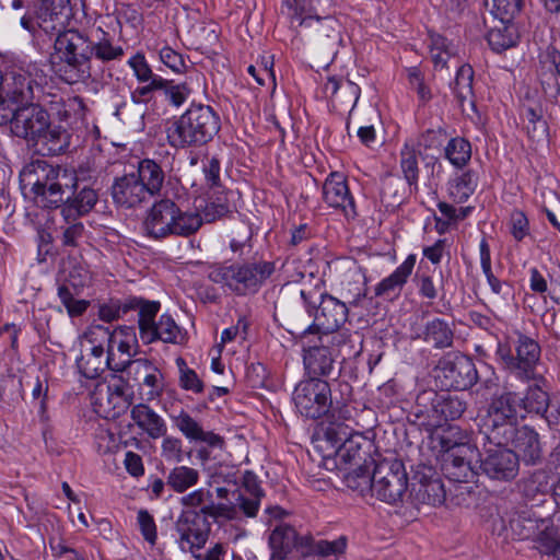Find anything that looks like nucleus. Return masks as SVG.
Segmentation results:
<instances>
[{
    "label": "nucleus",
    "instance_id": "nucleus-14",
    "mask_svg": "<svg viewBox=\"0 0 560 560\" xmlns=\"http://www.w3.org/2000/svg\"><path fill=\"white\" fill-rule=\"evenodd\" d=\"M485 456L480 459L481 470L491 479L509 481L518 474V457L508 445L482 443Z\"/></svg>",
    "mask_w": 560,
    "mask_h": 560
},
{
    "label": "nucleus",
    "instance_id": "nucleus-18",
    "mask_svg": "<svg viewBox=\"0 0 560 560\" xmlns=\"http://www.w3.org/2000/svg\"><path fill=\"white\" fill-rule=\"evenodd\" d=\"M323 199L328 207L340 211L346 218L357 215L353 197L341 173H330L326 178L323 185Z\"/></svg>",
    "mask_w": 560,
    "mask_h": 560
},
{
    "label": "nucleus",
    "instance_id": "nucleus-61",
    "mask_svg": "<svg viewBox=\"0 0 560 560\" xmlns=\"http://www.w3.org/2000/svg\"><path fill=\"white\" fill-rule=\"evenodd\" d=\"M524 116L527 119V132L533 139L540 140L547 137L548 126L540 112L528 107L525 109Z\"/></svg>",
    "mask_w": 560,
    "mask_h": 560
},
{
    "label": "nucleus",
    "instance_id": "nucleus-47",
    "mask_svg": "<svg viewBox=\"0 0 560 560\" xmlns=\"http://www.w3.org/2000/svg\"><path fill=\"white\" fill-rule=\"evenodd\" d=\"M489 46L493 51L500 52L516 44V32L513 25L501 24L492 27L487 35Z\"/></svg>",
    "mask_w": 560,
    "mask_h": 560
},
{
    "label": "nucleus",
    "instance_id": "nucleus-2",
    "mask_svg": "<svg viewBox=\"0 0 560 560\" xmlns=\"http://www.w3.org/2000/svg\"><path fill=\"white\" fill-rule=\"evenodd\" d=\"M12 132L38 147L49 155H58L69 145V133L59 125L51 124L49 114L38 104L11 109Z\"/></svg>",
    "mask_w": 560,
    "mask_h": 560
},
{
    "label": "nucleus",
    "instance_id": "nucleus-9",
    "mask_svg": "<svg viewBox=\"0 0 560 560\" xmlns=\"http://www.w3.org/2000/svg\"><path fill=\"white\" fill-rule=\"evenodd\" d=\"M514 351L503 345H499L497 354L504 369L515 374L521 380H532L540 359V346L538 342L523 334H518L513 341Z\"/></svg>",
    "mask_w": 560,
    "mask_h": 560
},
{
    "label": "nucleus",
    "instance_id": "nucleus-13",
    "mask_svg": "<svg viewBox=\"0 0 560 560\" xmlns=\"http://www.w3.org/2000/svg\"><path fill=\"white\" fill-rule=\"evenodd\" d=\"M317 292H306L301 290V298L307 307V311L314 313V322L318 329L326 332L337 330L343 325L348 317V307L346 302L328 295L319 294V304L317 305Z\"/></svg>",
    "mask_w": 560,
    "mask_h": 560
},
{
    "label": "nucleus",
    "instance_id": "nucleus-51",
    "mask_svg": "<svg viewBox=\"0 0 560 560\" xmlns=\"http://www.w3.org/2000/svg\"><path fill=\"white\" fill-rule=\"evenodd\" d=\"M232 212L231 205L229 202L228 194L220 192L215 197H210L208 202L202 209V221L214 222L219 219L226 217Z\"/></svg>",
    "mask_w": 560,
    "mask_h": 560
},
{
    "label": "nucleus",
    "instance_id": "nucleus-25",
    "mask_svg": "<svg viewBox=\"0 0 560 560\" xmlns=\"http://www.w3.org/2000/svg\"><path fill=\"white\" fill-rule=\"evenodd\" d=\"M514 453L518 459L526 464H536L541 457V447L538 433L528 427H522L516 430L514 438L510 441Z\"/></svg>",
    "mask_w": 560,
    "mask_h": 560
},
{
    "label": "nucleus",
    "instance_id": "nucleus-45",
    "mask_svg": "<svg viewBox=\"0 0 560 560\" xmlns=\"http://www.w3.org/2000/svg\"><path fill=\"white\" fill-rule=\"evenodd\" d=\"M548 524L546 530H537L535 538L536 548L545 555H553L557 552L560 545V525L555 523V520L545 518Z\"/></svg>",
    "mask_w": 560,
    "mask_h": 560
},
{
    "label": "nucleus",
    "instance_id": "nucleus-62",
    "mask_svg": "<svg viewBox=\"0 0 560 560\" xmlns=\"http://www.w3.org/2000/svg\"><path fill=\"white\" fill-rule=\"evenodd\" d=\"M200 514H202L205 517H211L214 520H236L238 511L235 504L214 503L211 501L201 508Z\"/></svg>",
    "mask_w": 560,
    "mask_h": 560
},
{
    "label": "nucleus",
    "instance_id": "nucleus-27",
    "mask_svg": "<svg viewBox=\"0 0 560 560\" xmlns=\"http://www.w3.org/2000/svg\"><path fill=\"white\" fill-rule=\"evenodd\" d=\"M480 265L487 282L498 300L508 303L514 296L513 288L510 283L499 280L492 272L490 246L486 238L479 244Z\"/></svg>",
    "mask_w": 560,
    "mask_h": 560
},
{
    "label": "nucleus",
    "instance_id": "nucleus-1",
    "mask_svg": "<svg viewBox=\"0 0 560 560\" xmlns=\"http://www.w3.org/2000/svg\"><path fill=\"white\" fill-rule=\"evenodd\" d=\"M23 189H28L37 205L44 208H59L66 195L78 186L74 171L54 166L44 160L32 161L20 172Z\"/></svg>",
    "mask_w": 560,
    "mask_h": 560
},
{
    "label": "nucleus",
    "instance_id": "nucleus-22",
    "mask_svg": "<svg viewBox=\"0 0 560 560\" xmlns=\"http://www.w3.org/2000/svg\"><path fill=\"white\" fill-rule=\"evenodd\" d=\"M137 349L138 338L133 327L119 326L110 331L107 357L113 362V366L121 360H131Z\"/></svg>",
    "mask_w": 560,
    "mask_h": 560
},
{
    "label": "nucleus",
    "instance_id": "nucleus-52",
    "mask_svg": "<svg viewBox=\"0 0 560 560\" xmlns=\"http://www.w3.org/2000/svg\"><path fill=\"white\" fill-rule=\"evenodd\" d=\"M128 378L125 381L122 377L114 376L107 384V399L108 405L113 408H120L130 405V385Z\"/></svg>",
    "mask_w": 560,
    "mask_h": 560
},
{
    "label": "nucleus",
    "instance_id": "nucleus-16",
    "mask_svg": "<svg viewBox=\"0 0 560 560\" xmlns=\"http://www.w3.org/2000/svg\"><path fill=\"white\" fill-rule=\"evenodd\" d=\"M446 452L443 455V470L445 475L456 482L472 481L476 472L472 460L476 458V450L467 443L450 444L443 438Z\"/></svg>",
    "mask_w": 560,
    "mask_h": 560
},
{
    "label": "nucleus",
    "instance_id": "nucleus-24",
    "mask_svg": "<svg viewBox=\"0 0 560 560\" xmlns=\"http://www.w3.org/2000/svg\"><path fill=\"white\" fill-rule=\"evenodd\" d=\"M98 195L95 189L82 187L77 194L74 189L66 195L65 201L61 203V215L63 220H72L88 214L96 205Z\"/></svg>",
    "mask_w": 560,
    "mask_h": 560
},
{
    "label": "nucleus",
    "instance_id": "nucleus-3",
    "mask_svg": "<svg viewBox=\"0 0 560 560\" xmlns=\"http://www.w3.org/2000/svg\"><path fill=\"white\" fill-rule=\"evenodd\" d=\"M220 130V118L209 105L191 104L166 128V138L171 147L185 149L201 147Z\"/></svg>",
    "mask_w": 560,
    "mask_h": 560
},
{
    "label": "nucleus",
    "instance_id": "nucleus-35",
    "mask_svg": "<svg viewBox=\"0 0 560 560\" xmlns=\"http://www.w3.org/2000/svg\"><path fill=\"white\" fill-rule=\"evenodd\" d=\"M199 479V470L185 465L173 467L166 475L167 487L180 494L195 487Z\"/></svg>",
    "mask_w": 560,
    "mask_h": 560
},
{
    "label": "nucleus",
    "instance_id": "nucleus-36",
    "mask_svg": "<svg viewBox=\"0 0 560 560\" xmlns=\"http://www.w3.org/2000/svg\"><path fill=\"white\" fill-rule=\"evenodd\" d=\"M332 358L326 347H312L304 353V366L308 374L318 377L328 375L332 369Z\"/></svg>",
    "mask_w": 560,
    "mask_h": 560
},
{
    "label": "nucleus",
    "instance_id": "nucleus-21",
    "mask_svg": "<svg viewBox=\"0 0 560 560\" xmlns=\"http://www.w3.org/2000/svg\"><path fill=\"white\" fill-rule=\"evenodd\" d=\"M172 420L177 430L190 442L205 443L212 448H223L224 439L212 431L203 430L202 425L187 411L180 410L178 415L172 416Z\"/></svg>",
    "mask_w": 560,
    "mask_h": 560
},
{
    "label": "nucleus",
    "instance_id": "nucleus-54",
    "mask_svg": "<svg viewBox=\"0 0 560 560\" xmlns=\"http://www.w3.org/2000/svg\"><path fill=\"white\" fill-rule=\"evenodd\" d=\"M110 331L112 329L108 326H103L100 324H92L88 327L84 332V340L90 345L89 350L94 351V353H105L108 349V343L110 341Z\"/></svg>",
    "mask_w": 560,
    "mask_h": 560
},
{
    "label": "nucleus",
    "instance_id": "nucleus-49",
    "mask_svg": "<svg viewBox=\"0 0 560 560\" xmlns=\"http://www.w3.org/2000/svg\"><path fill=\"white\" fill-rule=\"evenodd\" d=\"M524 0H491L490 12L501 24H510L521 13Z\"/></svg>",
    "mask_w": 560,
    "mask_h": 560
},
{
    "label": "nucleus",
    "instance_id": "nucleus-19",
    "mask_svg": "<svg viewBox=\"0 0 560 560\" xmlns=\"http://www.w3.org/2000/svg\"><path fill=\"white\" fill-rule=\"evenodd\" d=\"M110 196L115 205L126 209L135 208L150 199L144 186L133 172L114 178L110 186Z\"/></svg>",
    "mask_w": 560,
    "mask_h": 560
},
{
    "label": "nucleus",
    "instance_id": "nucleus-8",
    "mask_svg": "<svg viewBox=\"0 0 560 560\" xmlns=\"http://www.w3.org/2000/svg\"><path fill=\"white\" fill-rule=\"evenodd\" d=\"M408 489V476L401 460L384 458L375 464L372 474V494L378 500L395 504L402 500Z\"/></svg>",
    "mask_w": 560,
    "mask_h": 560
},
{
    "label": "nucleus",
    "instance_id": "nucleus-44",
    "mask_svg": "<svg viewBox=\"0 0 560 560\" xmlns=\"http://www.w3.org/2000/svg\"><path fill=\"white\" fill-rule=\"evenodd\" d=\"M63 272L67 273V282L75 290L79 291L88 287L91 282V272L88 266L77 258H68L63 261Z\"/></svg>",
    "mask_w": 560,
    "mask_h": 560
},
{
    "label": "nucleus",
    "instance_id": "nucleus-17",
    "mask_svg": "<svg viewBox=\"0 0 560 560\" xmlns=\"http://www.w3.org/2000/svg\"><path fill=\"white\" fill-rule=\"evenodd\" d=\"M430 395L432 396L431 406L416 412L417 417H423L422 423L428 427H441L448 420L458 419L466 410V402L458 396H444L436 393H430Z\"/></svg>",
    "mask_w": 560,
    "mask_h": 560
},
{
    "label": "nucleus",
    "instance_id": "nucleus-60",
    "mask_svg": "<svg viewBox=\"0 0 560 560\" xmlns=\"http://www.w3.org/2000/svg\"><path fill=\"white\" fill-rule=\"evenodd\" d=\"M508 226L511 235L517 242H522L529 235V220L522 210L514 209L510 213Z\"/></svg>",
    "mask_w": 560,
    "mask_h": 560
},
{
    "label": "nucleus",
    "instance_id": "nucleus-59",
    "mask_svg": "<svg viewBox=\"0 0 560 560\" xmlns=\"http://www.w3.org/2000/svg\"><path fill=\"white\" fill-rule=\"evenodd\" d=\"M345 482L348 488L360 494H364L365 491L372 492V475L361 466L348 472L345 476Z\"/></svg>",
    "mask_w": 560,
    "mask_h": 560
},
{
    "label": "nucleus",
    "instance_id": "nucleus-43",
    "mask_svg": "<svg viewBox=\"0 0 560 560\" xmlns=\"http://www.w3.org/2000/svg\"><path fill=\"white\" fill-rule=\"evenodd\" d=\"M129 307L138 310L139 330L141 339H143L147 330H150L156 323L155 316L160 311V303L142 299H133L131 300Z\"/></svg>",
    "mask_w": 560,
    "mask_h": 560
},
{
    "label": "nucleus",
    "instance_id": "nucleus-46",
    "mask_svg": "<svg viewBox=\"0 0 560 560\" xmlns=\"http://www.w3.org/2000/svg\"><path fill=\"white\" fill-rule=\"evenodd\" d=\"M472 81L474 70L469 65H463L458 68L454 83L452 85L453 92L457 97L459 104L463 106L464 102L469 101L474 106L472 98Z\"/></svg>",
    "mask_w": 560,
    "mask_h": 560
},
{
    "label": "nucleus",
    "instance_id": "nucleus-5",
    "mask_svg": "<svg viewBox=\"0 0 560 560\" xmlns=\"http://www.w3.org/2000/svg\"><path fill=\"white\" fill-rule=\"evenodd\" d=\"M202 225L201 215L192 211H183L171 199H161L147 212L143 229L148 236L163 240L170 236L187 237Z\"/></svg>",
    "mask_w": 560,
    "mask_h": 560
},
{
    "label": "nucleus",
    "instance_id": "nucleus-39",
    "mask_svg": "<svg viewBox=\"0 0 560 560\" xmlns=\"http://www.w3.org/2000/svg\"><path fill=\"white\" fill-rule=\"evenodd\" d=\"M91 61L94 59L102 62L119 61L125 55L121 46L113 44L112 38L102 32V37L96 42H89V51ZM93 66V63L91 62Z\"/></svg>",
    "mask_w": 560,
    "mask_h": 560
},
{
    "label": "nucleus",
    "instance_id": "nucleus-26",
    "mask_svg": "<svg viewBox=\"0 0 560 560\" xmlns=\"http://www.w3.org/2000/svg\"><path fill=\"white\" fill-rule=\"evenodd\" d=\"M35 89L39 85L26 74H12L11 83H8L7 101L15 107L28 106L34 104Z\"/></svg>",
    "mask_w": 560,
    "mask_h": 560
},
{
    "label": "nucleus",
    "instance_id": "nucleus-34",
    "mask_svg": "<svg viewBox=\"0 0 560 560\" xmlns=\"http://www.w3.org/2000/svg\"><path fill=\"white\" fill-rule=\"evenodd\" d=\"M477 184V174L472 170H467L448 182V196L454 202L463 203L475 192Z\"/></svg>",
    "mask_w": 560,
    "mask_h": 560
},
{
    "label": "nucleus",
    "instance_id": "nucleus-12",
    "mask_svg": "<svg viewBox=\"0 0 560 560\" xmlns=\"http://www.w3.org/2000/svg\"><path fill=\"white\" fill-rule=\"evenodd\" d=\"M435 377L446 389L466 390L477 383L479 375L469 357L450 352L439 361L435 368Z\"/></svg>",
    "mask_w": 560,
    "mask_h": 560
},
{
    "label": "nucleus",
    "instance_id": "nucleus-7",
    "mask_svg": "<svg viewBox=\"0 0 560 560\" xmlns=\"http://www.w3.org/2000/svg\"><path fill=\"white\" fill-rule=\"evenodd\" d=\"M273 270V264L268 261L214 265L209 268L208 278L237 295H246L257 292Z\"/></svg>",
    "mask_w": 560,
    "mask_h": 560
},
{
    "label": "nucleus",
    "instance_id": "nucleus-33",
    "mask_svg": "<svg viewBox=\"0 0 560 560\" xmlns=\"http://www.w3.org/2000/svg\"><path fill=\"white\" fill-rule=\"evenodd\" d=\"M269 546L271 548L270 558L287 559L296 546L295 529L287 524L277 525L269 536Z\"/></svg>",
    "mask_w": 560,
    "mask_h": 560
},
{
    "label": "nucleus",
    "instance_id": "nucleus-40",
    "mask_svg": "<svg viewBox=\"0 0 560 560\" xmlns=\"http://www.w3.org/2000/svg\"><path fill=\"white\" fill-rule=\"evenodd\" d=\"M77 366L84 377L93 380L98 377L106 368L113 370V362L108 360L107 355L104 357V353H94L89 350L77 360Z\"/></svg>",
    "mask_w": 560,
    "mask_h": 560
},
{
    "label": "nucleus",
    "instance_id": "nucleus-64",
    "mask_svg": "<svg viewBox=\"0 0 560 560\" xmlns=\"http://www.w3.org/2000/svg\"><path fill=\"white\" fill-rule=\"evenodd\" d=\"M236 509L247 517H255L258 513L261 498L255 495H248L243 491L233 492Z\"/></svg>",
    "mask_w": 560,
    "mask_h": 560
},
{
    "label": "nucleus",
    "instance_id": "nucleus-20",
    "mask_svg": "<svg viewBox=\"0 0 560 560\" xmlns=\"http://www.w3.org/2000/svg\"><path fill=\"white\" fill-rule=\"evenodd\" d=\"M198 516L199 513L196 511H184L176 522L179 548L192 555L203 548L208 540V532L196 523Z\"/></svg>",
    "mask_w": 560,
    "mask_h": 560
},
{
    "label": "nucleus",
    "instance_id": "nucleus-53",
    "mask_svg": "<svg viewBox=\"0 0 560 560\" xmlns=\"http://www.w3.org/2000/svg\"><path fill=\"white\" fill-rule=\"evenodd\" d=\"M178 368V384L182 389L192 392L194 394H201L205 389V384L194 369H190L183 358L176 359Z\"/></svg>",
    "mask_w": 560,
    "mask_h": 560
},
{
    "label": "nucleus",
    "instance_id": "nucleus-42",
    "mask_svg": "<svg viewBox=\"0 0 560 560\" xmlns=\"http://www.w3.org/2000/svg\"><path fill=\"white\" fill-rule=\"evenodd\" d=\"M518 412L544 413L549 405L548 394L538 385L528 386L524 397L517 395Z\"/></svg>",
    "mask_w": 560,
    "mask_h": 560
},
{
    "label": "nucleus",
    "instance_id": "nucleus-56",
    "mask_svg": "<svg viewBox=\"0 0 560 560\" xmlns=\"http://www.w3.org/2000/svg\"><path fill=\"white\" fill-rule=\"evenodd\" d=\"M400 167L409 185H416L419 178L418 155L413 148L405 145L400 152Z\"/></svg>",
    "mask_w": 560,
    "mask_h": 560
},
{
    "label": "nucleus",
    "instance_id": "nucleus-32",
    "mask_svg": "<svg viewBox=\"0 0 560 560\" xmlns=\"http://www.w3.org/2000/svg\"><path fill=\"white\" fill-rule=\"evenodd\" d=\"M324 93L326 97L335 102L351 105V109L357 105L361 89L351 81H340L335 77H329L324 83Z\"/></svg>",
    "mask_w": 560,
    "mask_h": 560
},
{
    "label": "nucleus",
    "instance_id": "nucleus-4",
    "mask_svg": "<svg viewBox=\"0 0 560 560\" xmlns=\"http://www.w3.org/2000/svg\"><path fill=\"white\" fill-rule=\"evenodd\" d=\"M54 69L56 74L68 84L85 82L96 77L91 65L88 38L78 31L68 30L60 33L54 44Z\"/></svg>",
    "mask_w": 560,
    "mask_h": 560
},
{
    "label": "nucleus",
    "instance_id": "nucleus-58",
    "mask_svg": "<svg viewBox=\"0 0 560 560\" xmlns=\"http://www.w3.org/2000/svg\"><path fill=\"white\" fill-rule=\"evenodd\" d=\"M127 65L132 70L133 75L136 77L139 83H144L153 79H163L162 77L153 72L151 66L149 65L145 56L142 52H137L133 56H131L128 59Z\"/></svg>",
    "mask_w": 560,
    "mask_h": 560
},
{
    "label": "nucleus",
    "instance_id": "nucleus-30",
    "mask_svg": "<svg viewBox=\"0 0 560 560\" xmlns=\"http://www.w3.org/2000/svg\"><path fill=\"white\" fill-rule=\"evenodd\" d=\"M509 526L513 535L521 540L533 539L537 530H546L548 528L545 518L536 516V514L529 510L517 512L509 521Z\"/></svg>",
    "mask_w": 560,
    "mask_h": 560
},
{
    "label": "nucleus",
    "instance_id": "nucleus-48",
    "mask_svg": "<svg viewBox=\"0 0 560 560\" xmlns=\"http://www.w3.org/2000/svg\"><path fill=\"white\" fill-rule=\"evenodd\" d=\"M445 158L456 167L465 166L471 158V145L462 137L452 138L445 149Z\"/></svg>",
    "mask_w": 560,
    "mask_h": 560
},
{
    "label": "nucleus",
    "instance_id": "nucleus-50",
    "mask_svg": "<svg viewBox=\"0 0 560 560\" xmlns=\"http://www.w3.org/2000/svg\"><path fill=\"white\" fill-rule=\"evenodd\" d=\"M354 415L355 408L350 404L337 401L335 405L331 402L329 408V413L327 416V422L323 427L324 429L330 428L332 424L336 427H348L352 428V423H354Z\"/></svg>",
    "mask_w": 560,
    "mask_h": 560
},
{
    "label": "nucleus",
    "instance_id": "nucleus-15",
    "mask_svg": "<svg viewBox=\"0 0 560 560\" xmlns=\"http://www.w3.org/2000/svg\"><path fill=\"white\" fill-rule=\"evenodd\" d=\"M323 439L330 444L336 458L345 464H358L361 459V448L365 443L364 436L353 428L331 425L323 430Z\"/></svg>",
    "mask_w": 560,
    "mask_h": 560
},
{
    "label": "nucleus",
    "instance_id": "nucleus-10",
    "mask_svg": "<svg viewBox=\"0 0 560 560\" xmlns=\"http://www.w3.org/2000/svg\"><path fill=\"white\" fill-rule=\"evenodd\" d=\"M114 371L122 372L138 386L142 400L153 401L164 392L165 383L162 371L148 359L121 360L115 363Z\"/></svg>",
    "mask_w": 560,
    "mask_h": 560
},
{
    "label": "nucleus",
    "instance_id": "nucleus-55",
    "mask_svg": "<svg viewBox=\"0 0 560 560\" xmlns=\"http://www.w3.org/2000/svg\"><path fill=\"white\" fill-rule=\"evenodd\" d=\"M453 54V47L444 36H431L430 56L436 69L445 68Z\"/></svg>",
    "mask_w": 560,
    "mask_h": 560
},
{
    "label": "nucleus",
    "instance_id": "nucleus-63",
    "mask_svg": "<svg viewBox=\"0 0 560 560\" xmlns=\"http://www.w3.org/2000/svg\"><path fill=\"white\" fill-rule=\"evenodd\" d=\"M58 296L67 308L68 314L72 317L82 315L88 308L89 303L84 300H74L73 293L67 284L59 285Z\"/></svg>",
    "mask_w": 560,
    "mask_h": 560
},
{
    "label": "nucleus",
    "instance_id": "nucleus-38",
    "mask_svg": "<svg viewBox=\"0 0 560 560\" xmlns=\"http://www.w3.org/2000/svg\"><path fill=\"white\" fill-rule=\"evenodd\" d=\"M180 336V329L171 315H161L158 323L147 330L144 338L142 339L147 343H151L155 340L163 342L176 343Z\"/></svg>",
    "mask_w": 560,
    "mask_h": 560
},
{
    "label": "nucleus",
    "instance_id": "nucleus-29",
    "mask_svg": "<svg viewBox=\"0 0 560 560\" xmlns=\"http://www.w3.org/2000/svg\"><path fill=\"white\" fill-rule=\"evenodd\" d=\"M429 474L417 472L419 478L418 485H415L416 498L421 502L430 505H440L445 500L444 485L439 478L433 477L431 468L427 469Z\"/></svg>",
    "mask_w": 560,
    "mask_h": 560
},
{
    "label": "nucleus",
    "instance_id": "nucleus-37",
    "mask_svg": "<svg viewBox=\"0 0 560 560\" xmlns=\"http://www.w3.org/2000/svg\"><path fill=\"white\" fill-rule=\"evenodd\" d=\"M454 332L448 323L441 318H433L424 326L423 340L432 343L436 349L452 347Z\"/></svg>",
    "mask_w": 560,
    "mask_h": 560
},
{
    "label": "nucleus",
    "instance_id": "nucleus-28",
    "mask_svg": "<svg viewBox=\"0 0 560 560\" xmlns=\"http://www.w3.org/2000/svg\"><path fill=\"white\" fill-rule=\"evenodd\" d=\"M416 265V255H409L388 277L375 287L376 296H389L400 292Z\"/></svg>",
    "mask_w": 560,
    "mask_h": 560
},
{
    "label": "nucleus",
    "instance_id": "nucleus-11",
    "mask_svg": "<svg viewBox=\"0 0 560 560\" xmlns=\"http://www.w3.org/2000/svg\"><path fill=\"white\" fill-rule=\"evenodd\" d=\"M298 411L310 419H318L329 411L331 390L328 382L319 377L301 381L293 392Z\"/></svg>",
    "mask_w": 560,
    "mask_h": 560
},
{
    "label": "nucleus",
    "instance_id": "nucleus-6",
    "mask_svg": "<svg viewBox=\"0 0 560 560\" xmlns=\"http://www.w3.org/2000/svg\"><path fill=\"white\" fill-rule=\"evenodd\" d=\"M517 394L505 389L492 398L486 415L480 418L479 434L482 443L509 445L518 422Z\"/></svg>",
    "mask_w": 560,
    "mask_h": 560
},
{
    "label": "nucleus",
    "instance_id": "nucleus-41",
    "mask_svg": "<svg viewBox=\"0 0 560 560\" xmlns=\"http://www.w3.org/2000/svg\"><path fill=\"white\" fill-rule=\"evenodd\" d=\"M341 285V296L346 304L357 305L365 296L364 279L357 268L346 272V281H342Z\"/></svg>",
    "mask_w": 560,
    "mask_h": 560
},
{
    "label": "nucleus",
    "instance_id": "nucleus-57",
    "mask_svg": "<svg viewBox=\"0 0 560 560\" xmlns=\"http://www.w3.org/2000/svg\"><path fill=\"white\" fill-rule=\"evenodd\" d=\"M161 90L164 91L166 101L175 107H180L192 92L187 81L175 84L173 81L166 80V86Z\"/></svg>",
    "mask_w": 560,
    "mask_h": 560
},
{
    "label": "nucleus",
    "instance_id": "nucleus-31",
    "mask_svg": "<svg viewBox=\"0 0 560 560\" xmlns=\"http://www.w3.org/2000/svg\"><path fill=\"white\" fill-rule=\"evenodd\" d=\"M140 183L144 186L149 198L159 195L164 183L165 174L161 165L150 159L139 162L138 168L132 171Z\"/></svg>",
    "mask_w": 560,
    "mask_h": 560
},
{
    "label": "nucleus",
    "instance_id": "nucleus-23",
    "mask_svg": "<svg viewBox=\"0 0 560 560\" xmlns=\"http://www.w3.org/2000/svg\"><path fill=\"white\" fill-rule=\"evenodd\" d=\"M130 418L139 429L153 440L166 435L167 425L164 419L147 404L140 402L132 406Z\"/></svg>",
    "mask_w": 560,
    "mask_h": 560
}]
</instances>
